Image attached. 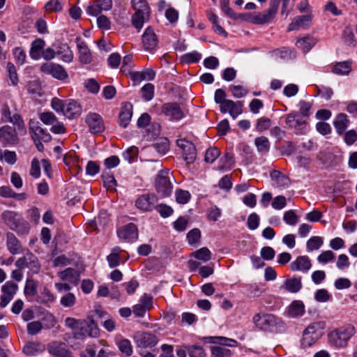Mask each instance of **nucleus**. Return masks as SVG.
Returning a JSON list of instances; mask_svg holds the SVG:
<instances>
[{"label":"nucleus","mask_w":357,"mask_h":357,"mask_svg":"<svg viewBox=\"0 0 357 357\" xmlns=\"http://www.w3.org/2000/svg\"><path fill=\"white\" fill-rule=\"evenodd\" d=\"M65 324L73 330V335L76 339H82L86 335L91 337L99 335V328L91 317L86 319L68 317L65 319Z\"/></svg>","instance_id":"obj_1"},{"label":"nucleus","mask_w":357,"mask_h":357,"mask_svg":"<svg viewBox=\"0 0 357 357\" xmlns=\"http://www.w3.org/2000/svg\"><path fill=\"white\" fill-rule=\"evenodd\" d=\"M289 1L290 0H282V14L286 13V15H288L289 11L287 10V6ZM279 4L280 0H270L268 9L264 12L252 13L250 16V21L255 24H264L269 23L275 17L278 10Z\"/></svg>","instance_id":"obj_2"},{"label":"nucleus","mask_w":357,"mask_h":357,"mask_svg":"<svg viewBox=\"0 0 357 357\" xmlns=\"http://www.w3.org/2000/svg\"><path fill=\"white\" fill-rule=\"evenodd\" d=\"M252 321L260 330L278 332L284 328L283 321L272 314H257Z\"/></svg>","instance_id":"obj_3"},{"label":"nucleus","mask_w":357,"mask_h":357,"mask_svg":"<svg viewBox=\"0 0 357 357\" xmlns=\"http://www.w3.org/2000/svg\"><path fill=\"white\" fill-rule=\"evenodd\" d=\"M326 324L323 321L310 324L303 331L301 344L303 348H307L315 344L323 335Z\"/></svg>","instance_id":"obj_4"},{"label":"nucleus","mask_w":357,"mask_h":357,"mask_svg":"<svg viewBox=\"0 0 357 357\" xmlns=\"http://www.w3.org/2000/svg\"><path fill=\"white\" fill-rule=\"evenodd\" d=\"M355 328L348 324L333 330L328 334L330 342L337 347H344L349 340L354 335Z\"/></svg>","instance_id":"obj_5"},{"label":"nucleus","mask_w":357,"mask_h":357,"mask_svg":"<svg viewBox=\"0 0 357 357\" xmlns=\"http://www.w3.org/2000/svg\"><path fill=\"white\" fill-rule=\"evenodd\" d=\"M155 188L161 197H166L171 195L173 187L167 170H162L158 174L155 178Z\"/></svg>","instance_id":"obj_6"},{"label":"nucleus","mask_w":357,"mask_h":357,"mask_svg":"<svg viewBox=\"0 0 357 357\" xmlns=\"http://www.w3.org/2000/svg\"><path fill=\"white\" fill-rule=\"evenodd\" d=\"M1 121L5 123H10L15 126L19 130L26 131L25 123L18 112L13 114L8 105H3L1 109Z\"/></svg>","instance_id":"obj_7"},{"label":"nucleus","mask_w":357,"mask_h":357,"mask_svg":"<svg viewBox=\"0 0 357 357\" xmlns=\"http://www.w3.org/2000/svg\"><path fill=\"white\" fill-rule=\"evenodd\" d=\"M17 128L4 125L0 128V143L3 146H15L20 143Z\"/></svg>","instance_id":"obj_8"},{"label":"nucleus","mask_w":357,"mask_h":357,"mask_svg":"<svg viewBox=\"0 0 357 357\" xmlns=\"http://www.w3.org/2000/svg\"><path fill=\"white\" fill-rule=\"evenodd\" d=\"M29 133L33 140H40L43 142H49L52 139L51 135L39 126V123L31 119L29 123Z\"/></svg>","instance_id":"obj_9"},{"label":"nucleus","mask_w":357,"mask_h":357,"mask_svg":"<svg viewBox=\"0 0 357 357\" xmlns=\"http://www.w3.org/2000/svg\"><path fill=\"white\" fill-rule=\"evenodd\" d=\"M222 341L221 345L214 346L211 347V355L212 357H231V351L230 349L227 348L226 346L229 347H236L237 342L235 340L228 339L225 337H218Z\"/></svg>","instance_id":"obj_10"},{"label":"nucleus","mask_w":357,"mask_h":357,"mask_svg":"<svg viewBox=\"0 0 357 357\" xmlns=\"http://www.w3.org/2000/svg\"><path fill=\"white\" fill-rule=\"evenodd\" d=\"M136 344L140 348H151L155 346L159 339L149 332H137L134 335Z\"/></svg>","instance_id":"obj_11"},{"label":"nucleus","mask_w":357,"mask_h":357,"mask_svg":"<svg viewBox=\"0 0 357 357\" xmlns=\"http://www.w3.org/2000/svg\"><path fill=\"white\" fill-rule=\"evenodd\" d=\"M40 70L43 73L50 75L59 80H63L68 76L64 68L57 63H45L40 66Z\"/></svg>","instance_id":"obj_12"},{"label":"nucleus","mask_w":357,"mask_h":357,"mask_svg":"<svg viewBox=\"0 0 357 357\" xmlns=\"http://www.w3.org/2000/svg\"><path fill=\"white\" fill-rule=\"evenodd\" d=\"M161 112L172 121H179L184 116V112L177 102L163 104Z\"/></svg>","instance_id":"obj_13"},{"label":"nucleus","mask_w":357,"mask_h":357,"mask_svg":"<svg viewBox=\"0 0 357 357\" xmlns=\"http://www.w3.org/2000/svg\"><path fill=\"white\" fill-rule=\"evenodd\" d=\"M18 289V286L17 284L8 281L1 287V301H0V307L1 308H4L8 305V304L11 301L13 298L15 294H16Z\"/></svg>","instance_id":"obj_14"},{"label":"nucleus","mask_w":357,"mask_h":357,"mask_svg":"<svg viewBox=\"0 0 357 357\" xmlns=\"http://www.w3.org/2000/svg\"><path fill=\"white\" fill-rule=\"evenodd\" d=\"M176 143L178 146L182 149L183 151V159L188 163H192L197 156V151L195 145L185 139H179L177 140Z\"/></svg>","instance_id":"obj_15"},{"label":"nucleus","mask_w":357,"mask_h":357,"mask_svg":"<svg viewBox=\"0 0 357 357\" xmlns=\"http://www.w3.org/2000/svg\"><path fill=\"white\" fill-rule=\"evenodd\" d=\"M86 123L93 134L100 133L105 130L102 118L97 113H89L86 117Z\"/></svg>","instance_id":"obj_16"},{"label":"nucleus","mask_w":357,"mask_h":357,"mask_svg":"<svg viewBox=\"0 0 357 357\" xmlns=\"http://www.w3.org/2000/svg\"><path fill=\"white\" fill-rule=\"evenodd\" d=\"M157 202L158 198L154 194H146L137 198L135 206L141 211H149L155 208Z\"/></svg>","instance_id":"obj_17"},{"label":"nucleus","mask_w":357,"mask_h":357,"mask_svg":"<svg viewBox=\"0 0 357 357\" xmlns=\"http://www.w3.org/2000/svg\"><path fill=\"white\" fill-rule=\"evenodd\" d=\"M142 41L143 47L146 51L151 52L157 47L158 43V37L151 26L146 29L142 35Z\"/></svg>","instance_id":"obj_18"},{"label":"nucleus","mask_w":357,"mask_h":357,"mask_svg":"<svg viewBox=\"0 0 357 357\" xmlns=\"http://www.w3.org/2000/svg\"><path fill=\"white\" fill-rule=\"evenodd\" d=\"M119 238L126 241H135L138 237V231L137 226L133 223H129L117 231Z\"/></svg>","instance_id":"obj_19"},{"label":"nucleus","mask_w":357,"mask_h":357,"mask_svg":"<svg viewBox=\"0 0 357 357\" xmlns=\"http://www.w3.org/2000/svg\"><path fill=\"white\" fill-rule=\"evenodd\" d=\"M48 352L55 357H72L71 352L66 348L65 343L52 342L47 345Z\"/></svg>","instance_id":"obj_20"},{"label":"nucleus","mask_w":357,"mask_h":357,"mask_svg":"<svg viewBox=\"0 0 357 357\" xmlns=\"http://www.w3.org/2000/svg\"><path fill=\"white\" fill-rule=\"evenodd\" d=\"M312 267V263L310 258L306 256H299L290 264V268L292 271H301L307 273Z\"/></svg>","instance_id":"obj_21"},{"label":"nucleus","mask_w":357,"mask_h":357,"mask_svg":"<svg viewBox=\"0 0 357 357\" xmlns=\"http://www.w3.org/2000/svg\"><path fill=\"white\" fill-rule=\"evenodd\" d=\"M6 247L12 255H19L23 253L24 251L20 241L15 234L11 232L6 234Z\"/></svg>","instance_id":"obj_22"},{"label":"nucleus","mask_w":357,"mask_h":357,"mask_svg":"<svg viewBox=\"0 0 357 357\" xmlns=\"http://www.w3.org/2000/svg\"><path fill=\"white\" fill-rule=\"evenodd\" d=\"M312 15L307 14L294 17L291 22L289 24L288 31L298 30L300 28H306L312 22Z\"/></svg>","instance_id":"obj_23"},{"label":"nucleus","mask_w":357,"mask_h":357,"mask_svg":"<svg viewBox=\"0 0 357 357\" xmlns=\"http://www.w3.org/2000/svg\"><path fill=\"white\" fill-rule=\"evenodd\" d=\"M57 275L62 280L68 281L75 285H77L79 280V272L72 268L59 271Z\"/></svg>","instance_id":"obj_24"},{"label":"nucleus","mask_w":357,"mask_h":357,"mask_svg":"<svg viewBox=\"0 0 357 357\" xmlns=\"http://www.w3.org/2000/svg\"><path fill=\"white\" fill-rule=\"evenodd\" d=\"M80 105L74 100H66L63 114L68 119H73L81 114Z\"/></svg>","instance_id":"obj_25"},{"label":"nucleus","mask_w":357,"mask_h":357,"mask_svg":"<svg viewBox=\"0 0 357 357\" xmlns=\"http://www.w3.org/2000/svg\"><path fill=\"white\" fill-rule=\"evenodd\" d=\"M132 106L130 103H125L121 108L119 113V123L120 125L126 128L130 123L132 115Z\"/></svg>","instance_id":"obj_26"},{"label":"nucleus","mask_w":357,"mask_h":357,"mask_svg":"<svg viewBox=\"0 0 357 357\" xmlns=\"http://www.w3.org/2000/svg\"><path fill=\"white\" fill-rule=\"evenodd\" d=\"M3 222L11 229L22 219L20 214L15 211H5L1 213Z\"/></svg>","instance_id":"obj_27"},{"label":"nucleus","mask_w":357,"mask_h":357,"mask_svg":"<svg viewBox=\"0 0 357 357\" xmlns=\"http://www.w3.org/2000/svg\"><path fill=\"white\" fill-rule=\"evenodd\" d=\"M45 350V346L38 342H32L26 344L23 348V352L27 356H36Z\"/></svg>","instance_id":"obj_28"},{"label":"nucleus","mask_w":357,"mask_h":357,"mask_svg":"<svg viewBox=\"0 0 357 357\" xmlns=\"http://www.w3.org/2000/svg\"><path fill=\"white\" fill-rule=\"evenodd\" d=\"M285 122L290 128H298L306 122L301 114L297 112L289 113L287 115Z\"/></svg>","instance_id":"obj_29"},{"label":"nucleus","mask_w":357,"mask_h":357,"mask_svg":"<svg viewBox=\"0 0 357 357\" xmlns=\"http://www.w3.org/2000/svg\"><path fill=\"white\" fill-rule=\"evenodd\" d=\"M77 46L79 52V61L85 64L89 63L91 61V54L85 43L77 40Z\"/></svg>","instance_id":"obj_30"},{"label":"nucleus","mask_w":357,"mask_h":357,"mask_svg":"<svg viewBox=\"0 0 357 357\" xmlns=\"http://www.w3.org/2000/svg\"><path fill=\"white\" fill-rule=\"evenodd\" d=\"M349 123V120L348 119L347 116L343 113L339 114L334 121V126L337 132L340 135L343 134L347 128Z\"/></svg>","instance_id":"obj_31"},{"label":"nucleus","mask_w":357,"mask_h":357,"mask_svg":"<svg viewBox=\"0 0 357 357\" xmlns=\"http://www.w3.org/2000/svg\"><path fill=\"white\" fill-rule=\"evenodd\" d=\"M351 70V62H337L332 66V73L339 75H348Z\"/></svg>","instance_id":"obj_32"},{"label":"nucleus","mask_w":357,"mask_h":357,"mask_svg":"<svg viewBox=\"0 0 357 357\" xmlns=\"http://www.w3.org/2000/svg\"><path fill=\"white\" fill-rule=\"evenodd\" d=\"M56 54L61 56V60L70 63L73 59V54L67 44H61L56 48Z\"/></svg>","instance_id":"obj_33"},{"label":"nucleus","mask_w":357,"mask_h":357,"mask_svg":"<svg viewBox=\"0 0 357 357\" xmlns=\"http://www.w3.org/2000/svg\"><path fill=\"white\" fill-rule=\"evenodd\" d=\"M304 312V305L303 302L300 301H293L288 309V314L291 317L301 316L303 314Z\"/></svg>","instance_id":"obj_34"},{"label":"nucleus","mask_w":357,"mask_h":357,"mask_svg":"<svg viewBox=\"0 0 357 357\" xmlns=\"http://www.w3.org/2000/svg\"><path fill=\"white\" fill-rule=\"evenodd\" d=\"M282 287H284L286 290L291 293H296L302 287L301 278H293L291 279H287Z\"/></svg>","instance_id":"obj_35"},{"label":"nucleus","mask_w":357,"mask_h":357,"mask_svg":"<svg viewBox=\"0 0 357 357\" xmlns=\"http://www.w3.org/2000/svg\"><path fill=\"white\" fill-rule=\"evenodd\" d=\"M131 3L135 13L149 15L150 8L146 0H132Z\"/></svg>","instance_id":"obj_36"},{"label":"nucleus","mask_w":357,"mask_h":357,"mask_svg":"<svg viewBox=\"0 0 357 357\" xmlns=\"http://www.w3.org/2000/svg\"><path fill=\"white\" fill-rule=\"evenodd\" d=\"M316 44V40L312 37L305 36L297 41V46L301 48L303 52L306 53Z\"/></svg>","instance_id":"obj_37"},{"label":"nucleus","mask_w":357,"mask_h":357,"mask_svg":"<svg viewBox=\"0 0 357 357\" xmlns=\"http://www.w3.org/2000/svg\"><path fill=\"white\" fill-rule=\"evenodd\" d=\"M45 45L43 39L38 38L35 40L31 43V48L30 50V56L32 59H37L40 56V51L43 49Z\"/></svg>","instance_id":"obj_38"},{"label":"nucleus","mask_w":357,"mask_h":357,"mask_svg":"<svg viewBox=\"0 0 357 357\" xmlns=\"http://www.w3.org/2000/svg\"><path fill=\"white\" fill-rule=\"evenodd\" d=\"M149 19V15L142 14V13H134L132 16V24L137 29L140 30L144 23L148 21Z\"/></svg>","instance_id":"obj_39"},{"label":"nucleus","mask_w":357,"mask_h":357,"mask_svg":"<svg viewBox=\"0 0 357 357\" xmlns=\"http://www.w3.org/2000/svg\"><path fill=\"white\" fill-rule=\"evenodd\" d=\"M37 282L32 278H28L26 281L24 293L26 296H34L37 294Z\"/></svg>","instance_id":"obj_40"},{"label":"nucleus","mask_w":357,"mask_h":357,"mask_svg":"<svg viewBox=\"0 0 357 357\" xmlns=\"http://www.w3.org/2000/svg\"><path fill=\"white\" fill-rule=\"evenodd\" d=\"M11 229L19 235L25 236L29 234L30 227L29 223L22 218Z\"/></svg>","instance_id":"obj_41"},{"label":"nucleus","mask_w":357,"mask_h":357,"mask_svg":"<svg viewBox=\"0 0 357 357\" xmlns=\"http://www.w3.org/2000/svg\"><path fill=\"white\" fill-rule=\"evenodd\" d=\"M255 144L258 151L267 153L270 149V143L267 137L261 136L255 139Z\"/></svg>","instance_id":"obj_42"},{"label":"nucleus","mask_w":357,"mask_h":357,"mask_svg":"<svg viewBox=\"0 0 357 357\" xmlns=\"http://www.w3.org/2000/svg\"><path fill=\"white\" fill-rule=\"evenodd\" d=\"M324 243L323 238L320 236L311 237L306 243L307 250L308 252L319 250Z\"/></svg>","instance_id":"obj_43"},{"label":"nucleus","mask_w":357,"mask_h":357,"mask_svg":"<svg viewBox=\"0 0 357 357\" xmlns=\"http://www.w3.org/2000/svg\"><path fill=\"white\" fill-rule=\"evenodd\" d=\"M192 255L198 260L204 262L209 261L211 258V251L206 247H203L192 252Z\"/></svg>","instance_id":"obj_44"},{"label":"nucleus","mask_w":357,"mask_h":357,"mask_svg":"<svg viewBox=\"0 0 357 357\" xmlns=\"http://www.w3.org/2000/svg\"><path fill=\"white\" fill-rule=\"evenodd\" d=\"M28 92L36 97H40L42 96V87L38 80L30 81L26 85Z\"/></svg>","instance_id":"obj_45"},{"label":"nucleus","mask_w":357,"mask_h":357,"mask_svg":"<svg viewBox=\"0 0 357 357\" xmlns=\"http://www.w3.org/2000/svg\"><path fill=\"white\" fill-rule=\"evenodd\" d=\"M102 179L105 187L109 190H115V188L117 185L116 181L112 174H110L107 172H104L102 174Z\"/></svg>","instance_id":"obj_46"},{"label":"nucleus","mask_w":357,"mask_h":357,"mask_svg":"<svg viewBox=\"0 0 357 357\" xmlns=\"http://www.w3.org/2000/svg\"><path fill=\"white\" fill-rule=\"evenodd\" d=\"M270 176L279 186L286 185L289 181L288 178L278 170H273L271 172Z\"/></svg>","instance_id":"obj_47"},{"label":"nucleus","mask_w":357,"mask_h":357,"mask_svg":"<svg viewBox=\"0 0 357 357\" xmlns=\"http://www.w3.org/2000/svg\"><path fill=\"white\" fill-rule=\"evenodd\" d=\"M121 251V249L118 247L113 249V252L109 255L107 257V261L109 263V266L110 268H114L119 265L120 264V256L119 255V252Z\"/></svg>","instance_id":"obj_48"},{"label":"nucleus","mask_w":357,"mask_h":357,"mask_svg":"<svg viewBox=\"0 0 357 357\" xmlns=\"http://www.w3.org/2000/svg\"><path fill=\"white\" fill-rule=\"evenodd\" d=\"M183 347L188 351L190 357H205L206 353L204 349L199 346L184 345Z\"/></svg>","instance_id":"obj_49"},{"label":"nucleus","mask_w":357,"mask_h":357,"mask_svg":"<svg viewBox=\"0 0 357 357\" xmlns=\"http://www.w3.org/2000/svg\"><path fill=\"white\" fill-rule=\"evenodd\" d=\"M54 300V296L52 293L46 287H44L38 298V302L40 303H52Z\"/></svg>","instance_id":"obj_50"},{"label":"nucleus","mask_w":357,"mask_h":357,"mask_svg":"<svg viewBox=\"0 0 357 357\" xmlns=\"http://www.w3.org/2000/svg\"><path fill=\"white\" fill-rule=\"evenodd\" d=\"M40 121L45 125L52 126L58 121L56 116L51 112H43L39 116Z\"/></svg>","instance_id":"obj_51"},{"label":"nucleus","mask_w":357,"mask_h":357,"mask_svg":"<svg viewBox=\"0 0 357 357\" xmlns=\"http://www.w3.org/2000/svg\"><path fill=\"white\" fill-rule=\"evenodd\" d=\"M118 347L120 351L126 354L127 356H130L132 354V347L131 342L128 339H123L118 343Z\"/></svg>","instance_id":"obj_52"},{"label":"nucleus","mask_w":357,"mask_h":357,"mask_svg":"<svg viewBox=\"0 0 357 357\" xmlns=\"http://www.w3.org/2000/svg\"><path fill=\"white\" fill-rule=\"evenodd\" d=\"M220 155V151L216 147L207 149L204 160L206 162L213 163Z\"/></svg>","instance_id":"obj_53"},{"label":"nucleus","mask_w":357,"mask_h":357,"mask_svg":"<svg viewBox=\"0 0 357 357\" xmlns=\"http://www.w3.org/2000/svg\"><path fill=\"white\" fill-rule=\"evenodd\" d=\"M229 89L232 93V95L237 98H243L248 93V89L241 85H231Z\"/></svg>","instance_id":"obj_54"},{"label":"nucleus","mask_w":357,"mask_h":357,"mask_svg":"<svg viewBox=\"0 0 357 357\" xmlns=\"http://www.w3.org/2000/svg\"><path fill=\"white\" fill-rule=\"evenodd\" d=\"M202 58V54L197 52L187 53L181 56V61L186 63L198 62Z\"/></svg>","instance_id":"obj_55"},{"label":"nucleus","mask_w":357,"mask_h":357,"mask_svg":"<svg viewBox=\"0 0 357 357\" xmlns=\"http://www.w3.org/2000/svg\"><path fill=\"white\" fill-rule=\"evenodd\" d=\"M7 70L11 84L16 86L18 84L19 79L15 65L10 62L8 63Z\"/></svg>","instance_id":"obj_56"},{"label":"nucleus","mask_w":357,"mask_h":357,"mask_svg":"<svg viewBox=\"0 0 357 357\" xmlns=\"http://www.w3.org/2000/svg\"><path fill=\"white\" fill-rule=\"evenodd\" d=\"M141 90L142 96L146 101H149L153 99L154 95V86L152 84H146Z\"/></svg>","instance_id":"obj_57"},{"label":"nucleus","mask_w":357,"mask_h":357,"mask_svg":"<svg viewBox=\"0 0 357 357\" xmlns=\"http://www.w3.org/2000/svg\"><path fill=\"white\" fill-rule=\"evenodd\" d=\"M43 328V324L39 321H31L27 324V332L31 335H35L38 334Z\"/></svg>","instance_id":"obj_58"},{"label":"nucleus","mask_w":357,"mask_h":357,"mask_svg":"<svg viewBox=\"0 0 357 357\" xmlns=\"http://www.w3.org/2000/svg\"><path fill=\"white\" fill-rule=\"evenodd\" d=\"M283 220L289 225H295L298 221V218L293 210H289L284 213Z\"/></svg>","instance_id":"obj_59"},{"label":"nucleus","mask_w":357,"mask_h":357,"mask_svg":"<svg viewBox=\"0 0 357 357\" xmlns=\"http://www.w3.org/2000/svg\"><path fill=\"white\" fill-rule=\"evenodd\" d=\"M335 259V255L331 250H326L322 252L318 257L317 261L320 264H326L329 261H333Z\"/></svg>","instance_id":"obj_60"},{"label":"nucleus","mask_w":357,"mask_h":357,"mask_svg":"<svg viewBox=\"0 0 357 357\" xmlns=\"http://www.w3.org/2000/svg\"><path fill=\"white\" fill-rule=\"evenodd\" d=\"M45 8L48 11H60L63 8V0H50L46 3Z\"/></svg>","instance_id":"obj_61"},{"label":"nucleus","mask_w":357,"mask_h":357,"mask_svg":"<svg viewBox=\"0 0 357 357\" xmlns=\"http://www.w3.org/2000/svg\"><path fill=\"white\" fill-rule=\"evenodd\" d=\"M299 114H301L302 117L305 119L310 115V109L312 108V104L305 100H301L299 102Z\"/></svg>","instance_id":"obj_62"},{"label":"nucleus","mask_w":357,"mask_h":357,"mask_svg":"<svg viewBox=\"0 0 357 357\" xmlns=\"http://www.w3.org/2000/svg\"><path fill=\"white\" fill-rule=\"evenodd\" d=\"M76 298L72 293H67L61 298V304L66 307H72L75 303Z\"/></svg>","instance_id":"obj_63"},{"label":"nucleus","mask_w":357,"mask_h":357,"mask_svg":"<svg viewBox=\"0 0 357 357\" xmlns=\"http://www.w3.org/2000/svg\"><path fill=\"white\" fill-rule=\"evenodd\" d=\"M271 126V121L268 118L261 117L258 119L256 129L258 132H263L270 128Z\"/></svg>","instance_id":"obj_64"}]
</instances>
